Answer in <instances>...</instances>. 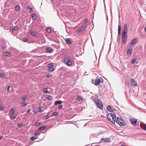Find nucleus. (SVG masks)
I'll list each match as a JSON object with an SVG mask.
<instances>
[{
  "label": "nucleus",
  "mask_w": 146,
  "mask_h": 146,
  "mask_svg": "<svg viewBox=\"0 0 146 146\" xmlns=\"http://www.w3.org/2000/svg\"><path fill=\"white\" fill-rule=\"evenodd\" d=\"M47 99L48 100H51L52 99V96H48L47 98Z\"/></svg>",
  "instance_id": "obj_37"
},
{
  "label": "nucleus",
  "mask_w": 146,
  "mask_h": 146,
  "mask_svg": "<svg viewBox=\"0 0 146 146\" xmlns=\"http://www.w3.org/2000/svg\"><path fill=\"white\" fill-rule=\"evenodd\" d=\"M3 137V136H0V140Z\"/></svg>",
  "instance_id": "obj_57"
},
{
  "label": "nucleus",
  "mask_w": 146,
  "mask_h": 146,
  "mask_svg": "<svg viewBox=\"0 0 146 146\" xmlns=\"http://www.w3.org/2000/svg\"><path fill=\"white\" fill-rule=\"evenodd\" d=\"M54 70V69L53 68L49 67L48 69V71L50 72H52Z\"/></svg>",
  "instance_id": "obj_25"
},
{
  "label": "nucleus",
  "mask_w": 146,
  "mask_h": 146,
  "mask_svg": "<svg viewBox=\"0 0 146 146\" xmlns=\"http://www.w3.org/2000/svg\"><path fill=\"white\" fill-rule=\"evenodd\" d=\"M27 9L28 10H30V12H31L32 10V9L31 7H28L27 8Z\"/></svg>",
  "instance_id": "obj_45"
},
{
  "label": "nucleus",
  "mask_w": 146,
  "mask_h": 146,
  "mask_svg": "<svg viewBox=\"0 0 146 146\" xmlns=\"http://www.w3.org/2000/svg\"><path fill=\"white\" fill-rule=\"evenodd\" d=\"M94 102H95L96 105L100 109H102L103 108V105L101 101L99 100H95Z\"/></svg>",
  "instance_id": "obj_2"
},
{
  "label": "nucleus",
  "mask_w": 146,
  "mask_h": 146,
  "mask_svg": "<svg viewBox=\"0 0 146 146\" xmlns=\"http://www.w3.org/2000/svg\"><path fill=\"white\" fill-rule=\"evenodd\" d=\"M136 58H133L131 61V64H133L136 62Z\"/></svg>",
  "instance_id": "obj_28"
},
{
  "label": "nucleus",
  "mask_w": 146,
  "mask_h": 146,
  "mask_svg": "<svg viewBox=\"0 0 146 146\" xmlns=\"http://www.w3.org/2000/svg\"><path fill=\"white\" fill-rule=\"evenodd\" d=\"M13 30H17V29H19V28H18V27L17 26H15L13 28Z\"/></svg>",
  "instance_id": "obj_35"
},
{
  "label": "nucleus",
  "mask_w": 146,
  "mask_h": 146,
  "mask_svg": "<svg viewBox=\"0 0 146 146\" xmlns=\"http://www.w3.org/2000/svg\"><path fill=\"white\" fill-rule=\"evenodd\" d=\"M85 22H87V19H86L85 20Z\"/></svg>",
  "instance_id": "obj_60"
},
{
  "label": "nucleus",
  "mask_w": 146,
  "mask_h": 146,
  "mask_svg": "<svg viewBox=\"0 0 146 146\" xmlns=\"http://www.w3.org/2000/svg\"><path fill=\"white\" fill-rule=\"evenodd\" d=\"M9 88H10V87L9 86H8L7 88V90L8 91V92H9Z\"/></svg>",
  "instance_id": "obj_51"
},
{
  "label": "nucleus",
  "mask_w": 146,
  "mask_h": 146,
  "mask_svg": "<svg viewBox=\"0 0 146 146\" xmlns=\"http://www.w3.org/2000/svg\"><path fill=\"white\" fill-rule=\"evenodd\" d=\"M64 63L67 66H70L72 64V62L70 60Z\"/></svg>",
  "instance_id": "obj_9"
},
{
  "label": "nucleus",
  "mask_w": 146,
  "mask_h": 146,
  "mask_svg": "<svg viewBox=\"0 0 146 146\" xmlns=\"http://www.w3.org/2000/svg\"><path fill=\"white\" fill-rule=\"evenodd\" d=\"M145 31L146 33V27H145Z\"/></svg>",
  "instance_id": "obj_56"
},
{
  "label": "nucleus",
  "mask_w": 146,
  "mask_h": 146,
  "mask_svg": "<svg viewBox=\"0 0 146 146\" xmlns=\"http://www.w3.org/2000/svg\"><path fill=\"white\" fill-rule=\"evenodd\" d=\"M5 48V47H4V46H2V48L3 49H4V48Z\"/></svg>",
  "instance_id": "obj_59"
},
{
  "label": "nucleus",
  "mask_w": 146,
  "mask_h": 146,
  "mask_svg": "<svg viewBox=\"0 0 146 146\" xmlns=\"http://www.w3.org/2000/svg\"><path fill=\"white\" fill-rule=\"evenodd\" d=\"M45 128H46V127L45 126L41 127H39L38 129V131H40V130H41V131L42 130H43Z\"/></svg>",
  "instance_id": "obj_22"
},
{
  "label": "nucleus",
  "mask_w": 146,
  "mask_h": 146,
  "mask_svg": "<svg viewBox=\"0 0 146 146\" xmlns=\"http://www.w3.org/2000/svg\"><path fill=\"white\" fill-rule=\"evenodd\" d=\"M13 109H11L10 111V112L11 113H13Z\"/></svg>",
  "instance_id": "obj_52"
},
{
  "label": "nucleus",
  "mask_w": 146,
  "mask_h": 146,
  "mask_svg": "<svg viewBox=\"0 0 146 146\" xmlns=\"http://www.w3.org/2000/svg\"><path fill=\"white\" fill-rule=\"evenodd\" d=\"M121 146H125V145H121Z\"/></svg>",
  "instance_id": "obj_61"
},
{
  "label": "nucleus",
  "mask_w": 146,
  "mask_h": 146,
  "mask_svg": "<svg viewBox=\"0 0 146 146\" xmlns=\"http://www.w3.org/2000/svg\"><path fill=\"white\" fill-rule=\"evenodd\" d=\"M103 80L102 78H99L95 80V85H99L100 83L103 82Z\"/></svg>",
  "instance_id": "obj_4"
},
{
  "label": "nucleus",
  "mask_w": 146,
  "mask_h": 146,
  "mask_svg": "<svg viewBox=\"0 0 146 146\" xmlns=\"http://www.w3.org/2000/svg\"><path fill=\"white\" fill-rule=\"evenodd\" d=\"M118 31V35H120V31Z\"/></svg>",
  "instance_id": "obj_54"
},
{
  "label": "nucleus",
  "mask_w": 146,
  "mask_h": 146,
  "mask_svg": "<svg viewBox=\"0 0 146 146\" xmlns=\"http://www.w3.org/2000/svg\"><path fill=\"white\" fill-rule=\"evenodd\" d=\"M51 76V75L50 74H48L46 75V77H50Z\"/></svg>",
  "instance_id": "obj_48"
},
{
  "label": "nucleus",
  "mask_w": 146,
  "mask_h": 146,
  "mask_svg": "<svg viewBox=\"0 0 146 146\" xmlns=\"http://www.w3.org/2000/svg\"><path fill=\"white\" fill-rule=\"evenodd\" d=\"M30 33H31V35H33V36H35V34L34 32L33 31H31Z\"/></svg>",
  "instance_id": "obj_34"
},
{
  "label": "nucleus",
  "mask_w": 146,
  "mask_h": 146,
  "mask_svg": "<svg viewBox=\"0 0 146 146\" xmlns=\"http://www.w3.org/2000/svg\"><path fill=\"white\" fill-rule=\"evenodd\" d=\"M53 66V64L52 63H51L49 64L48 65V67H51Z\"/></svg>",
  "instance_id": "obj_38"
},
{
  "label": "nucleus",
  "mask_w": 146,
  "mask_h": 146,
  "mask_svg": "<svg viewBox=\"0 0 146 146\" xmlns=\"http://www.w3.org/2000/svg\"><path fill=\"white\" fill-rule=\"evenodd\" d=\"M65 41L67 43L69 44H71L72 43L71 40L68 38L66 39Z\"/></svg>",
  "instance_id": "obj_18"
},
{
  "label": "nucleus",
  "mask_w": 146,
  "mask_h": 146,
  "mask_svg": "<svg viewBox=\"0 0 146 146\" xmlns=\"http://www.w3.org/2000/svg\"><path fill=\"white\" fill-rule=\"evenodd\" d=\"M126 39H122V41H123V43L124 44H125V42H126Z\"/></svg>",
  "instance_id": "obj_46"
},
{
  "label": "nucleus",
  "mask_w": 146,
  "mask_h": 146,
  "mask_svg": "<svg viewBox=\"0 0 146 146\" xmlns=\"http://www.w3.org/2000/svg\"><path fill=\"white\" fill-rule=\"evenodd\" d=\"M77 99L78 101H80L82 99V98L80 97H78L77 98Z\"/></svg>",
  "instance_id": "obj_42"
},
{
  "label": "nucleus",
  "mask_w": 146,
  "mask_h": 146,
  "mask_svg": "<svg viewBox=\"0 0 146 146\" xmlns=\"http://www.w3.org/2000/svg\"><path fill=\"white\" fill-rule=\"evenodd\" d=\"M132 52V49H129L127 50V55L129 56H130Z\"/></svg>",
  "instance_id": "obj_14"
},
{
  "label": "nucleus",
  "mask_w": 146,
  "mask_h": 146,
  "mask_svg": "<svg viewBox=\"0 0 146 146\" xmlns=\"http://www.w3.org/2000/svg\"><path fill=\"white\" fill-rule=\"evenodd\" d=\"M84 26H82L80 29L77 31V33H79L81 32L82 31L84 30Z\"/></svg>",
  "instance_id": "obj_16"
},
{
  "label": "nucleus",
  "mask_w": 146,
  "mask_h": 146,
  "mask_svg": "<svg viewBox=\"0 0 146 146\" xmlns=\"http://www.w3.org/2000/svg\"><path fill=\"white\" fill-rule=\"evenodd\" d=\"M42 108L41 107L39 108L38 109V111L39 112H40L41 111Z\"/></svg>",
  "instance_id": "obj_43"
},
{
  "label": "nucleus",
  "mask_w": 146,
  "mask_h": 146,
  "mask_svg": "<svg viewBox=\"0 0 146 146\" xmlns=\"http://www.w3.org/2000/svg\"><path fill=\"white\" fill-rule=\"evenodd\" d=\"M70 60V58L69 57H68L65 58L64 59V63Z\"/></svg>",
  "instance_id": "obj_20"
},
{
  "label": "nucleus",
  "mask_w": 146,
  "mask_h": 146,
  "mask_svg": "<svg viewBox=\"0 0 146 146\" xmlns=\"http://www.w3.org/2000/svg\"><path fill=\"white\" fill-rule=\"evenodd\" d=\"M62 108V106L61 105H60L58 106V108L59 109H61Z\"/></svg>",
  "instance_id": "obj_49"
},
{
  "label": "nucleus",
  "mask_w": 146,
  "mask_h": 146,
  "mask_svg": "<svg viewBox=\"0 0 146 146\" xmlns=\"http://www.w3.org/2000/svg\"><path fill=\"white\" fill-rule=\"evenodd\" d=\"M39 133H38V132H35V135H39Z\"/></svg>",
  "instance_id": "obj_47"
},
{
  "label": "nucleus",
  "mask_w": 146,
  "mask_h": 146,
  "mask_svg": "<svg viewBox=\"0 0 146 146\" xmlns=\"http://www.w3.org/2000/svg\"><path fill=\"white\" fill-rule=\"evenodd\" d=\"M31 17H32V19L33 20H35L36 19L35 15L34 14H32L31 15Z\"/></svg>",
  "instance_id": "obj_33"
},
{
  "label": "nucleus",
  "mask_w": 146,
  "mask_h": 146,
  "mask_svg": "<svg viewBox=\"0 0 146 146\" xmlns=\"http://www.w3.org/2000/svg\"><path fill=\"white\" fill-rule=\"evenodd\" d=\"M20 6L18 5H17L15 7V10L17 11H18L20 9Z\"/></svg>",
  "instance_id": "obj_26"
},
{
  "label": "nucleus",
  "mask_w": 146,
  "mask_h": 146,
  "mask_svg": "<svg viewBox=\"0 0 146 146\" xmlns=\"http://www.w3.org/2000/svg\"><path fill=\"white\" fill-rule=\"evenodd\" d=\"M40 125V123L38 122H36L35 123V126H38Z\"/></svg>",
  "instance_id": "obj_44"
},
{
  "label": "nucleus",
  "mask_w": 146,
  "mask_h": 146,
  "mask_svg": "<svg viewBox=\"0 0 146 146\" xmlns=\"http://www.w3.org/2000/svg\"><path fill=\"white\" fill-rule=\"evenodd\" d=\"M27 39H26V38H24V41H27Z\"/></svg>",
  "instance_id": "obj_58"
},
{
  "label": "nucleus",
  "mask_w": 146,
  "mask_h": 146,
  "mask_svg": "<svg viewBox=\"0 0 146 146\" xmlns=\"http://www.w3.org/2000/svg\"><path fill=\"white\" fill-rule=\"evenodd\" d=\"M37 137H32L30 139V140L31 141H33L34 140L36 139H37Z\"/></svg>",
  "instance_id": "obj_31"
},
{
  "label": "nucleus",
  "mask_w": 146,
  "mask_h": 146,
  "mask_svg": "<svg viewBox=\"0 0 146 146\" xmlns=\"http://www.w3.org/2000/svg\"><path fill=\"white\" fill-rule=\"evenodd\" d=\"M121 25H119L118 26V31H121Z\"/></svg>",
  "instance_id": "obj_41"
},
{
  "label": "nucleus",
  "mask_w": 146,
  "mask_h": 146,
  "mask_svg": "<svg viewBox=\"0 0 146 146\" xmlns=\"http://www.w3.org/2000/svg\"><path fill=\"white\" fill-rule=\"evenodd\" d=\"M131 122L132 124L134 126H136L137 125L136 123L137 122V120L133 119L131 118Z\"/></svg>",
  "instance_id": "obj_5"
},
{
  "label": "nucleus",
  "mask_w": 146,
  "mask_h": 146,
  "mask_svg": "<svg viewBox=\"0 0 146 146\" xmlns=\"http://www.w3.org/2000/svg\"><path fill=\"white\" fill-rule=\"evenodd\" d=\"M106 109L107 110L109 111H111L112 110V108L110 106H108L107 107Z\"/></svg>",
  "instance_id": "obj_19"
},
{
  "label": "nucleus",
  "mask_w": 146,
  "mask_h": 146,
  "mask_svg": "<svg viewBox=\"0 0 146 146\" xmlns=\"http://www.w3.org/2000/svg\"><path fill=\"white\" fill-rule=\"evenodd\" d=\"M13 31V30L12 29H10L9 31L11 32H12Z\"/></svg>",
  "instance_id": "obj_53"
},
{
  "label": "nucleus",
  "mask_w": 146,
  "mask_h": 146,
  "mask_svg": "<svg viewBox=\"0 0 146 146\" xmlns=\"http://www.w3.org/2000/svg\"><path fill=\"white\" fill-rule=\"evenodd\" d=\"M116 121V123L118 124L120 126L125 125V123L124 121L119 117H117Z\"/></svg>",
  "instance_id": "obj_1"
},
{
  "label": "nucleus",
  "mask_w": 146,
  "mask_h": 146,
  "mask_svg": "<svg viewBox=\"0 0 146 146\" xmlns=\"http://www.w3.org/2000/svg\"><path fill=\"white\" fill-rule=\"evenodd\" d=\"M30 111V110H29L27 111V113H28Z\"/></svg>",
  "instance_id": "obj_55"
},
{
  "label": "nucleus",
  "mask_w": 146,
  "mask_h": 146,
  "mask_svg": "<svg viewBox=\"0 0 146 146\" xmlns=\"http://www.w3.org/2000/svg\"><path fill=\"white\" fill-rule=\"evenodd\" d=\"M58 113L57 112H54L52 113V116H54L57 115H58Z\"/></svg>",
  "instance_id": "obj_32"
},
{
  "label": "nucleus",
  "mask_w": 146,
  "mask_h": 146,
  "mask_svg": "<svg viewBox=\"0 0 146 146\" xmlns=\"http://www.w3.org/2000/svg\"><path fill=\"white\" fill-rule=\"evenodd\" d=\"M16 117V115H15L14 114H13L12 115H10V118L12 119L13 120Z\"/></svg>",
  "instance_id": "obj_23"
},
{
  "label": "nucleus",
  "mask_w": 146,
  "mask_h": 146,
  "mask_svg": "<svg viewBox=\"0 0 146 146\" xmlns=\"http://www.w3.org/2000/svg\"><path fill=\"white\" fill-rule=\"evenodd\" d=\"M62 102L61 101H57L55 102V105H58L62 103Z\"/></svg>",
  "instance_id": "obj_21"
},
{
  "label": "nucleus",
  "mask_w": 146,
  "mask_h": 146,
  "mask_svg": "<svg viewBox=\"0 0 146 146\" xmlns=\"http://www.w3.org/2000/svg\"><path fill=\"white\" fill-rule=\"evenodd\" d=\"M43 92L44 93H47L48 92V91L47 90L46 88H44L43 90Z\"/></svg>",
  "instance_id": "obj_36"
},
{
  "label": "nucleus",
  "mask_w": 146,
  "mask_h": 146,
  "mask_svg": "<svg viewBox=\"0 0 146 146\" xmlns=\"http://www.w3.org/2000/svg\"><path fill=\"white\" fill-rule=\"evenodd\" d=\"M28 103L26 102V101H24V102H21V103L22 107H24Z\"/></svg>",
  "instance_id": "obj_17"
},
{
  "label": "nucleus",
  "mask_w": 146,
  "mask_h": 146,
  "mask_svg": "<svg viewBox=\"0 0 146 146\" xmlns=\"http://www.w3.org/2000/svg\"><path fill=\"white\" fill-rule=\"evenodd\" d=\"M5 74H0V77L2 78L4 76Z\"/></svg>",
  "instance_id": "obj_40"
},
{
  "label": "nucleus",
  "mask_w": 146,
  "mask_h": 146,
  "mask_svg": "<svg viewBox=\"0 0 146 146\" xmlns=\"http://www.w3.org/2000/svg\"><path fill=\"white\" fill-rule=\"evenodd\" d=\"M111 114H112V115L113 116V119L114 120H115L116 121V120H117V118H116V116H115V114L114 113H112Z\"/></svg>",
  "instance_id": "obj_24"
},
{
  "label": "nucleus",
  "mask_w": 146,
  "mask_h": 146,
  "mask_svg": "<svg viewBox=\"0 0 146 146\" xmlns=\"http://www.w3.org/2000/svg\"><path fill=\"white\" fill-rule=\"evenodd\" d=\"M127 33H122V39H126L127 38Z\"/></svg>",
  "instance_id": "obj_12"
},
{
  "label": "nucleus",
  "mask_w": 146,
  "mask_h": 146,
  "mask_svg": "<svg viewBox=\"0 0 146 146\" xmlns=\"http://www.w3.org/2000/svg\"><path fill=\"white\" fill-rule=\"evenodd\" d=\"M22 125L21 124H19L18 125V126L19 127H22Z\"/></svg>",
  "instance_id": "obj_50"
},
{
  "label": "nucleus",
  "mask_w": 146,
  "mask_h": 146,
  "mask_svg": "<svg viewBox=\"0 0 146 146\" xmlns=\"http://www.w3.org/2000/svg\"><path fill=\"white\" fill-rule=\"evenodd\" d=\"M127 24H125L123 26L122 33H127Z\"/></svg>",
  "instance_id": "obj_6"
},
{
  "label": "nucleus",
  "mask_w": 146,
  "mask_h": 146,
  "mask_svg": "<svg viewBox=\"0 0 146 146\" xmlns=\"http://www.w3.org/2000/svg\"><path fill=\"white\" fill-rule=\"evenodd\" d=\"M131 82L132 85L133 86H136L137 85V83L134 79H131Z\"/></svg>",
  "instance_id": "obj_8"
},
{
  "label": "nucleus",
  "mask_w": 146,
  "mask_h": 146,
  "mask_svg": "<svg viewBox=\"0 0 146 146\" xmlns=\"http://www.w3.org/2000/svg\"><path fill=\"white\" fill-rule=\"evenodd\" d=\"M46 31L48 33H50L51 31V29L50 28H48L46 29Z\"/></svg>",
  "instance_id": "obj_30"
},
{
  "label": "nucleus",
  "mask_w": 146,
  "mask_h": 146,
  "mask_svg": "<svg viewBox=\"0 0 146 146\" xmlns=\"http://www.w3.org/2000/svg\"><path fill=\"white\" fill-rule=\"evenodd\" d=\"M52 50V48L50 47H49L46 48V51L47 52L50 53L51 52Z\"/></svg>",
  "instance_id": "obj_15"
},
{
  "label": "nucleus",
  "mask_w": 146,
  "mask_h": 146,
  "mask_svg": "<svg viewBox=\"0 0 146 146\" xmlns=\"http://www.w3.org/2000/svg\"><path fill=\"white\" fill-rule=\"evenodd\" d=\"M101 141H103L105 142H108L110 141V139L108 138H102Z\"/></svg>",
  "instance_id": "obj_10"
},
{
  "label": "nucleus",
  "mask_w": 146,
  "mask_h": 146,
  "mask_svg": "<svg viewBox=\"0 0 146 146\" xmlns=\"http://www.w3.org/2000/svg\"><path fill=\"white\" fill-rule=\"evenodd\" d=\"M107 118L109 119L113 124H114L115 123V120L113 119L112 114L109 113L107 115Z\"/></svg>",
  "instance_id": "obj_3"
},
{
  "label": "nucleus",
  "mask_w": 146,
  "mask_h": 146,
  "mask_svg": "<svg viewBox=\"0 0 146 146\" xmlns=\"http://www.w3.org/2000/svg\"><path fill=\"white\" fill-rule=\"evenodd\" d=\"M27 98V96H25L23 97H22L21 98V100H25Z\"/></svg>",
  "instance_id": "obj_27"
},
{
  "label": "nucleus",
  "mask_w": 146,
  "mask_h": 146,
  "mask_svg": "<svg viewBox=\"0 0 146 146\" xmlns=\"http://www.w3.org/2000/svg\"><path fill=\"white\" fill-rule=\"evenodd\" d=\"M4 55L6 56H9L10 55V53L7 52H3Z\"/></svg>",
  "instance_id": "obj_13"
},
{
  "label": "nucleus",
  "mask_w": 146,
  "mask_h": 146,
  "mask_svg": "<svg viewBox=\"0 0 146 146\" xmlns=\"http://www.w3.org/2000/svg\"><path fill=\"white\" fill-rule=\"evenodd\" d=\"M5 108L4 106L2 105L0 106V110H2Z\"/></svg>",
  "instance_id": "obj_39"
},
{
  "label": "nucleus",
  "mask_w": 146,
  "mask_h": 146,
  "mask_svg": "<svg viewBox=\"0 0 146 146\" xmlns=\"http://www.w3.org/2000/svg\"><path fill=\"white\" fill-rule=\"evenodd\" d=\"M140 126L144 130L146 131V124L143 123H140Z\"/></svg>",
  "instance_id": "obj_11"
},
{
  "label": "nucleus",
  "mask_w": 146,
  "mask_h": 146,
  "mask_svg": "<svg viewBox=\"0 0 146 146\" xmlns=\"http://www.w3.org/2000/svg\"><path fill=\"white\" fill-rule=\"evenodd\" d=\"M50 117V115H46L43 117V119H45L48 118Z\"/></svg>",
  "instance_id": "obj_29"
},
{
  "label": "nucleus",
  "mask_w": 146,
  "mask_h": 146,
  "mask_svg": "<svg viewBox=\"0 0 146 146\" xmlns=\"http://www.w3.org/2000/svg\"><path fill=\"white\" fill-rule=\"evenodd\" d=\"M137 42V40L136 39H134L132 40L131 42L130 46H132L134 45L135 43H136Z\"/></svg>",
  "instance_id": "obj_7"
}]
</instances>
